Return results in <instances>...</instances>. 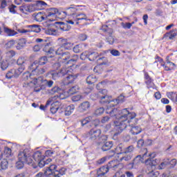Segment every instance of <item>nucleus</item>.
Instances as JSON below:
<instances>
[{"label": "nucleus", "instance_id": "nucleus-1", "mask_svg": "<svg viewBox=\"0 0 177 177\" xmlns=\"http://www.w3.org/2000/svg\"><path fill=\"white\" fill-rule=\"evenodd\" d=\"M113 104H111L109 106H107L106 109V114H109L111 117H113L117 121H114L115 129L118 132L115 133L113 138L118 136L124 129H127V127L129 125L131 120H133L136 117V113L134 112H129L128 109H123L120 111L118 109L114 108L120 103H122L125 100V97L123 95H120L116 100H113Z\"/></svg>", "mask_w": 177, "mask_h": 177}, {"label": "nucleus", "instance_id": "nucleus-2", "mask_svg": "<svg viewBox=\"0 0 177 177\" xmlns=\"http://www.w3.org/2000/svg\"><path fill=\"white\" fill-rule=\"evenodd\" d=\"M78 12L79 10L77 8V6H72L67 8L64 11H62L61 13L62 14V17H64V19L67 17V16L69 17V19L67 21L68 24H80L82 20H86V21L91 20L88 18L86 15L84 13H80Z\"/></svg>", "mask_w": 177, "mask_h": 177}, {"label": "nucleus", "instance_id": "nucleus-3", "mask_svg": "<svg viewBox=\"0 0 177 177\" xmlns=\"http://www.w3.org/2000/svg\"><path fill=\"white\" fill-rule=\"evenodd\" d=\"M125 146L124 144H119L115 148V150L110 151V153H112L111 157H113L115 154L118 155V160L119 161H130L132 160V154L124 155V150Z\"/></svg>", "mask_w": 177, "mask_h": 177}, {"label": "nucleus", "instance_id": "nucleus-4", "mask_svg": "<svg viewBox=\"0 0 177 177\" xmlns=\"http://www.w3.org/2000/svg\"><path fill=\"white\" fill-rule=\"evenodd\" d=\"M144 153L142 155H138L132 161L127 165L128 169H136L140 164H143L144 162V157L147 156V154L149 153V151L147 148L143 149Z\"/></svg>", "mask_w": 177, "mask_h": 177}, {"label": "nucleus", "instance_id": "nucleus-5", "mask_svg": "<svg viewBox=\"0 0 177 177\" xmlns=\"http://www.w3.org/2000/svg\"><path fill=\"white\" fill-rule=\"evenodd\" d=\"M57 19H64L62 11H59L57 8H49L46 16V22L56 21Z\"/></svg>", "mask_w": 177, "mask_h": 177}, {"label": "nucleus", "instance_id": "nucleus-6", "mask_svg": "<svg viewBox=\"0 0 177 177\" xmlns=\"http://www.w3.org/2000/svg\"><path fill=\"white\" fill-rule=\"evenodd\" d=\"M156 152H151L147 153V156L144 157L143 164L147 167L153 169L156 165H157V159H156Z\"/></svg>", "mask_w": 177, "mask_h": 177}, {"label": "nucleus", "instance_id": "nucleus-7", "mask_svg": "<svg viewBox=\"0 0 177 177\" xmlns=\"http://www.w3.org/2000/svg\"><path fill=\"white\" fill-rule=\"evenodd\" d=\"M100 103L101 104L114 103L113 96L109 95V91H107V89H102L100 91Z\"/></svg>", "mask_w": 177, "mask_h": 177}, {"label": "nucleus", "instance_id": "nucleus-8", "mask_svg": "<svg viewBox=\"0 0 177 177\" xmlns=\"http://www.w3.org/2000/svg\"><path fill=\"white\" fill-rule=\"evenodd\" d=\"M31 84H34L35 88L33 92H41L42 89H45V80L44 77H39L37 78H34L31 82Z\"/></svg>", "mask_w": 177, "mask_h": 177}, {"label": "nucleus", "instance_id": "nucleus-9", "mask_svg": "<svg viewBox=\"0 0 177 177\" xmlns=\"http://www.w3.org/2000/svg\"><path fill=\"white\" fill-rule=\"evenodd\" d=\"M47 168V171L49 172L47 175L50 177H60L63 176L65 174L64 171H62V169H57V166L56 165H51Z\"/></svg>", "mask_w": 177, "mask_h": 177}, {"label": "nucleus", "instance_id": "nucleus-10", "mask_svg": "<svg viewBox=\"0 0 177 177\" xmlns=\"http://www.w3.org/2000/svg\"><path fill=\"white\" fill-rule=\"evenodd\" d=\"M73 57V58L71 59V54L70 52H65L63 53L61 59L62 60V63L64 64H71V63H75L78 61V59H80L78 55H74Z\"/></svg>", "mask_w": 177, "mask_h": 177}, {"label": "nucleus", "instance_id": "nucleus-11", "mask_svg": "<svg viewBox=\"0 0 177 177\" xmlns=\"http://www.w3.org/2000/svg\"><path fill=\"white\" fill-rule=\"evenodd\" d=\"M99 57V53L97 52H88V51H84L80 55V59L81 60H86V59H88L90 62H95Z\"/></svg>", "mask_w": 177, "mask_h": 177}, {"label": "nucleus", "instance_id": "nucleus-12", "mask_svg": "<svg viewBox=\"0 0 177 177\" xmlns=\"http://www.w3.org/2000/svg\"><path fill=\"white\" fill-rule=\"evenodd\" d=\"M102 135V130L99 129H91L88 133H87V138L89 139V140H91L92 142H96L99 138H100V136Z\"/></svg>", "mask_w": 177, "mask_h": 177}, {"label": "nucleus", "instance_id": "nucleus-13", "mask_svg": "<svg viewBox=\"0 0 177 177\" xmlns=\"http://www.w3.org/2000/svg\"><path fill=\"white\" fill-rule=\"evenodd\" d=\"M24 71V68L23 67H19L18 68H13L10 69V71H8V73L6 75V77L8 80H12V78H17L21 73Z\"/></svg>", "mask_w": 177, "mask_h": 177}, {"label": "nucleus", "instance_id": "nucleus-14", "mask_svg": "<svg viewBox=\"0 0 177 177\" xmlns=\"http://www.w3.org/2000/svg\"><path fill=\"white\" fill-rule=\"evenodd\" d=\"M26 28L29 29H18V32L19 34H27V32H40L41 28H39V26L38 25H27L26 26Z\"/></svg>", "mask_w": 177, "mask_h": 177}, {"label": "nucleus", "instance_id": "nucleus-15", "mask_svg": "<svg viewBox=\"0 0 177 177\" xmlns=\"http://www.w3.org/2000/svg\"><path fill=\"white\" fill-rule=\"evenodd\" d=\"M32 157L35 161L37 162L40 168H44V167H45V162H44V160H45V156L42 155V152L40 151H35L33 153Z\"/></svg>", "mask_w": 177, "mask_h": 177}, {"label": "nucleus", "instance_id": "nucleus-16", "mask_svg": "<svg viewBox=\"0 0 177 177\" xmlns=\"http://www.w3.org/2000/svg\"><path fill=\"white\" fill-rule=\"evenodd\" d=\"M144 78L145 80V84H147V88L150 89L152 88V89H156L157 91L158 88L157 86H156V84H154V80L150 77V75H149V73L145 72L144 73Z\"/></svg>", "mask_w": 177, "mask_h": 177}, {"label": "nucleus", "instance_id": "nucleus-17", "mask_svg": "<svg viewBox=\"0 0 177 177\" xmlns=\"http://www.w3.org/2000/svg\"><path fill=\"white\" fill-rule=\"evenodd\" d=\"M42 48L41 49H43V52H45V53H46V55H50V57H55V49H53V47L50 46V42H46L44 44L41 45Z\"/></svg>", "mask_w": 177, "mask_h": 177}, {"label": "nucleus", "instance_id": "nucleus-18", "mask_svg": "<svg viewBox=\"0 0 177 177\" xmlns=\"http://www.w3.org/2000/svg\"><path fill=\"white\" fill-rule=\"evenodd\" d=\"M177 37V29H173L169 32H167L163 35L162 37V40L167 39L169 41H172L175 39Z\"/></svg>", "mask_w": 177, "mask_h": 177}, {"label": "nucleus", "instance_id": "nucleus-19", "mask_svg": "<svg viewBox=\"0 0 177 177\" xmlns=\"http://www.w3.org/2000/svg\"><path fill=\"white\" fill-rule=\"evenodd\" d=\"M30 156V151L26 149L23 151H20L18 153L19 161H22V162H26L27 161L28 157Z\"/></svg>", "mask_w": 177, "mask_h": 177}, {"label": "nucleus", "instance_id": "nucleus-20", "mask_svg": "<svg viewBox=\"0 0 177 177\" xmlns=\"http://www.w3.org/2000/svg\"><path fill=\"white\" fill-rule=\"evenodd\" d=\"M46 5L47 4L45 3V1H37L35 4L32 5L33 12H35V10H44Z\"/></svg>", "mask_w": 177, "mask_h": 177}, {"label": "nucleus", "instance_id": "nucleus-21", "mask_svg": "<svg viewBox=\"0 0 177 177\" xmlns=\"http://www.w3.org/2000/svg\"><path fill=\"white\" fill-rule=\"evenodd\" d=\"M77 78H78V75H69L64 79L62 83L64 85H70V84H73Z\"/></svg>", "mask_w": 177, "mask_h": 177}, {"label": "nucleus", "instance_id": "nucleus-22", "mask_svg": "<svg viewBox=\"0 0 177 177\" xmlns=\"http://www.w3.org/2000/svg\"><path fill=\"white\" fill-rule=\"evenodd\" d=\"M122 161H119L118 158L117 160H113L110 161L106 167L109 169H113V171H115L116 169H118V167H120V162Z\"/></svg>", "mask_w": 177, "mask_h": 177}, {"label": "nucleus", "instance_id": "nucleus-23", "mask_svg": "<svg viewBox=\"0 0 177 177\" xmlns=\"http://www.w3.org/2000/svg\"><path fill=\"white\" fill-rule=\"evenodd\" d=\"M78 109L80 113H85V111H88V110L91 109V102L88 101H84L79 105Z\"/></svg>", "mask_w": 177, "mask_h": 177}, {"label": "nucleus", "instance_id": "nucleus-24", "mask_svg": "<svg viewBox=\"0 0 177 177\" xmlns=\"http://www.w3.org/2000/svg\"><path fill=\"white\" fill-rule=\"evenodd\" d=\"M58 32L59 30L57 29L56 22L52 26L51 28H48L47 30H46V34H47V35H57Z\"/></svg>", "mask_w": 177, "mask_h": 177}, {"label": "nucleus", "instance_id": "nucleus-25", "mask_svg": "<svg viewBox=\"0 0 177 177\" xmlns=\"http://www.w3.org/2000/svg\"><path fill=\"white\" fill-rule=\"evenodd\" d=\"M19 10L21 12V13H24L25 15H27V13H31L34 12V10L32 8V5H24L21 6L19 7Z\"/></svg>", "mask_w": 177, "mask_h": 177}, {"label": "nucleus", "instance_id": "nucleus-26", "mask_svg": "<svg viewBox=\"0 0 177 177\" xmlns=\"http://www.w3.org/2000/svg\"><path fill=\"white\" fill-rule=\"evenodd\" d=\"M58 31H68L70 26L64 22H55Z\"/></svg>", "mask_w": 177, "mask_h": 177}, {"label": "nucleus", "instance_id": "nucleus-27", "mask_svg": "<svg viewBox=\"0 0 177 177\" xmlns=\"http://www.w3.org/2000/svg\"><path fill=\"white\" fill-rule=\"evenodd\" d=\"M16 56V51L10 50L5 53V59L6 62H9Z\"/></svg>", "mask_w": 177, "mask_h": 177}, {"label": "nucleus", "instance_id": "nucleus-28", "mask_svg": "<svg viewBox=\"0 0 177 177\" xmlns=\"http://www.w3.org/2000/svg\"><path fill=\"white\" fill-rule=\"evenodd\" d=\"M100 30L102 31V32L107 34V35H109V38H112L111 35H113V30L109 28L107 25H102L100 28Z\"/></svg>", "mask_w": 177, "mask_h": 177}, {"label": "nucleus", "instance_id": "nucleus-29", "mask_svg": "<svg viewBox=\"0 0 177 177\" xmlns=\"http://www.w3.org/2000/svg\"><path fill=\"white\" fill-rule=\"evenodd\" d=\"M3 32L7 35L8 37H15V35H17V32L8 27L3 28Z\"/></svg>", "mask_w": 177, "mask_h": 177}, {"label": "nucleus", "instance_id": "nucleus-30", "mask_svg": "<svg viewBox=\"0 0 177 177\" xmlns=\"http://www.w3.org/2000/svg\"><path fill=\"white\" fill-rule=\"evenodd\" d=\"M27 44V39L22 38L20 39L18 41V43L16 46V49H17V50H20L21 49H23V48H24V46H26V44Z\"/></svg>", "mask_w": 177, "mask_h": 177}, {"label": "nucleus", "instance_id": "nucleus-31", "mask_svg": "<svg viewBox=\"0 0 177 177\" xmlns=\"http://www.w3.org/2000/svg\"><path fill=\"white\" fill-rule=\"evenodd\" d=\"M74 66V64H71L68 67L62 68L59 71L61 77H64L66 74H68V73L71 72L70 70H71V67Z\"/></svg>", "mask_w": 177, "mask_h": 177}, {"label": "nucleus", "instance_id": "nucleus-32", "mask_svg": "<svg viewBox=\"0 0 177 177\" xmlns=\"http://www.w3.org/2000/svg\"><path fill=\"white\" fill-rule=\"evenodd\" d=\"M44 73H46V67H41L40 65H39L36 71H35L33 75H41V74H44Z\"/></svg>", "mask_w": 177, "mask_h": 177}, {"label": "nucleus", "instance_id": "nucleus-33", "mask_svg": "<svg viewBox=\"0 0 177 177\" xmlns=\"http://www.w3.org/2000/svg\"><path fill=\"white\" fill-rule=\"evenodd\" d=\"M130 132L131 135H139L142 132V128L139 126H132Z\"/></svg>", "mask_w": 177, "mask_h": 177}, {"label": "nucleus", "instance_id": "nucleus-34", "mask_svg": "<svg viewBox=\"0 0 177 177\" xmlns=\"http://www.w3.org/2000/svg\"><path fill=\"white\" fill-rule=\"evenodd\" d=\"M97 82V77L95 75H90L86 78V83L88 85H92V84H95V82Z\"/></svg>", "mask_w": 177, "mask_h": 177}, {"label": "nucleus", "instance_id": "nucleus-35", "mask_svg": "<svg viewBox=\"0 0 177 177\" xmlns=\"http://www.w3.org/2000/svg\"><path fill=\"white\" fill-rule=\"evenodd\" d=\"M109 167L107 166H102L99 168V169L97 171V175H101L102 176H104L107 172H109Z\"/></svg>", "mask_w": 177, "mask_h": 177}, {"label": "nucleus", "instance_id": "nucleus-36", "mask_svg": "<svg viewBox=\"0 0 177 177\" xmlns=\"http://www.w3.org/2000/svg\"><path fill=\"white\" fill-rule=\"evenodd\" d=\"M113 147V142L109 141L106 142L101 147L102 151H107Z\"/></svg>", "mask_w": 177, "mask_h": 177}, {"label": "nucleus", "instance_id": "nucleus-37", "mask_svg": "<svg viewBox=\"0 0 177 177\" xmlns=\"http://www.w3.org/2000/svg\"><path fill=\"white\" fill-rule=\"evenodd\" d=\"M38 62L35 61L32 62L29 66L28 70L32 73V75H34V73L36 71L37 68H38Z\"/></svg>", "mask_w": 177, "mask_h": 177}, {"label": "nucleus", "instance_id": "nucleus-38", "mask_svg": "<svg viewBox=\"0 0 177 177\" xmlns=\"http://www.w3.org/2000/svg\"><path fill=\"white\" fill-rule=\"evenodd\" d=\"M56 103H59V101H56L51 104V106L50 108V111L52 114H56L57 111L59 110V105L56 104Z\"/></svg>", "mask_w": 177, "mask_h": 177}, {"label": "nucleus", "instance_id": "nucleus-39", "mask_svg": "<svg viewBox=\"0 0 177 177\" xmlns=\"http://www.w3.org/2000/svg\"><path fill=\"white\" fill-rule=\"evenodd\" d=\"M75 109V106H74V104H71L66 106L65 109V115H71V113L74 112Z\"/></svg>", "mask_w": 177, "mask_h": 177}, {"label": "nucleus", "instance_id": "nucleus-40", "mask_svg": "<svg viewBox=\"0 0 177 177\" xmlns=\"http://www.w3.org/2000/svg\"><path fill=\"white\" fill-rule=\"evenodd\" d=\"M80 91V86H74L68 90V96H71V95H75Z\"/></svg>", "mask_w": 177, "mask_h": 177}, {"label": "nucleus", "instance_id": "nucleus-41", "mask_svg": "<svg viewBox=\"0 0 177 177\" xmlns=\"http://www.w3.org/2000/svg\"><path fill=\"white\" fill-rule=\"evenodd\" d=\"M167 96L171 102L177 103V94L175 92H169L167 93Z\"/></svg>", "mask_w": 177, "mask_h": 177}, {"label": "nucleus", "instance_id": "nucleus-42", "mask_svg": "<svg viewBox=\"0 0 177 177\" xmlns=\"http://www.w3.org/2000/svg\"><path fill=\"white\" fill-rule=\"evenodd\" d=\"M49 75H51L53 80H57L59 77H62L60 75V72L58 71H51L48 73Z\"/></svg>", "mask_w": 177, "mask_h": 177}, {"label": "nucleus", "instance_id": "nucleus-43", "mask_svg": "<svg viewBox=\"0 0 177 177\" xmlns=\"http://www.w3.org/2000/svg\"><path fill=\"white\" fill-rule=\"evenodd\" d=\"M45 19V15L44 13L39 12L37 14L35 15V21H44V19Z\"/></svg>", "mask_w": 177, "mask_h": 177}, {"label": "nucleus", "instance_id": "nucleus-44", "mask_svg": "<svg viewBox=\"0 0 177 177\" xmlns=\"http://www.w3.org/2000/svg\"><path fill=\"white\" fill-rule=\"evenodd\" d=\"M25 164H28V165H30V167H32V168H37L38 165L35 164V162L31 159V157H30V154L28 158H26V161L25 162Z\"/></svg>", "mask_w": 177, "mask_h": 177}, {"label": "nucleus", "instance_id": "nucleus-45", "mask_svg": "<svg viewBox=\"0 0 177 177\" xmlns=\"http://www.w3.org/2000/svg\"><path fill=\"white\" fill-rule=\"evenodd\" d=\"M93 120V118L92 116H88L81 120L80 122L82 124V127H84V125H86V124H89V122H91Z\"/></svg>", "mask_w": 177, "mask_h": 177}, {"label": "nucleus", "instance_id": "nucleus-46", "mask_svg": "<svg viewBox=\"0 0 177 177\" xmlns=\"http://www.w3.org/2000/svg\"><path fill=\"white\" fill-rule=\"evenodd\" d=\"M47 63H48V57L47 56L41 57L39 59V61L37 62L39 66H44V64H46Z\"/></svg>", "mask_w": 177, "mask_h": 177}, {"label": "nucleus", "instance_id": "nucleus-47", "mask_svg": "<svg viewBox=\"0 0 177 177\" xmlns=\"http://www.w3.org/2000/svg\"><path fill=\"white\" fill-rule=\"evenodd\" d=\"M0 167L1 170L8 169V167H9V162H8V160L3 159L0 163Z\"/></svg>", "mask_w": 177, "mask_h": 177}, {"label": "nucleus", "instance_id": "nucleus-48", "mask_svg": "<svg viewBox=\"0 0 177 177\" xmlns=\"http://www.w3.org/2000/svg\"><path fill=\"white\" fill-rule=\"evenodd\" d=\"M84 100V97L81 94L73 95L71 97L72 102H81V100Z\"/></svg>", "mask_w": 177, "mask_h": 177}, {"label": "nucleus", "instance_id": "nucleus-49", "mask_svg": "<svg viewBox=\"0 0 177 177\" xmlns=\"http://www.w3.org/2000/svg\"><path fill=\"white\" fill-rule=\"evenodd\" d=\"M133 150H135V147H133V145H130L127 147H124V156H125V154H131V153H132L133 151Z\"/></svg>", "mask_w": 177, "mask_h": 177}, {"label": "nucleus", "instance_id": "nucleus-50", "mask_svg": "<svg viewBox=\"0 0 177 177\" xmlns=\"http://www.w3.org/2000/svg\"><path fill=\"white\" fill-rule=\"evenodd\" d=\"M169 64H166L165 62L163 63L162 64H161L160 66L162 67H163L165 71H172V70H174V67L173 66H168Z\"/></svg>", "mask_w": 177, "mask_h": 177}, {"label": "nucleus", "instance_id": "nucleus-51", "mask_svg": "<svg viewBox=\"0 0 177 177\" xmlns=\"http://www.w3.org/2000/svg\"><path fill=\"white\" fill-rule=\"evenodd\" d=\"M167 165H169V159H166L164 160V162H161L158 166V169H164Z\"/></svg>", "mask_w": 177, "mask_h": 177}, {"label": "nucleus", "instance_id": "nucleus-52", "mask_svg": "<svg viewBox=\"0 0 177 177\" xmlns=\"http://www.w3.org/2000/svg\"><path fill=\"white\" fill-rule=\"evenodd\" d=\"M91 100H99L100 101V91H99L97 93H93L90 95Z\"/></svg>", "mask_w": 177, "mask_h": 177}, {"label": "nucleus", "instance_id": "nucleus-53", "mask_svg": "<svg viewBox=\"0 0 177 177\" xmlns=\"http://www.w3.org/2000/svg\"><path fill=\"white\" fill-rule=\"evenodd\" d=\"M93 71L97 74H102L103 73V67H102V65H97L93 68Z\"/></svg>", "mask_w": 177, "mask_h": 177}, {"label": "nucleus", "instance_id": "nucleus-54", "mask_svg": "<svg viewBox=\"0 0 177 177\" xmlns=\"http://www.w3.org/2000/svg\"><path fill=\"white\" fill-rule=\"evenodd\" d=\"M155 60L156 61L153 62V64H156V63H160V66L165 62H164V59H162L158 55H156Z\"/></svg>", "mask_w": 177, "mask_h": 177}, {"label": "nucleus", "instance_id": "nucleus-55", "mask_svg": "<svg viewBox=\"0 0 177 177\" xmlns=\"http://www.w3.org/2000/svg\"><path fill=\"white\" fill-rule=\"evenodd\" d=\"M73 52L75 53H80V52H82V45L77 44L73 47Z\"/></svg>", "mask_w": 177, "mask_h": 177}, {"label": "nucleus", "instance_id": "nucleus-56", "mask_svg": "<svg viewBox=\"0 0 177 177\" xmlns=\"http://www.w3.org/2000/svg\"><path fill=\"white\" fill-rule=\"evenodd\" d=\"M149 177H158V171H154L153 169L147 172Z\"/></svg>", "mask_w": 177, "mask_h": 177}, {"label": "nucleus", "instance_id": "nucleus-57", "mask_svg": "<svg viewBox=\"0 0 177 177\" xmlns=\"http://www.w3.org/2000/svg\"><path fill=\"white\" fill-rule=\"evenodd\" d=\"M121 26L122 27V28H124L125 30H129L131 28V27H132V24L127 22V23H124L122 22L121 23Z\"/></svg>", "mask_w": 177, "mask_h": 177}, {"label": "nucleus", "instance_id": "nucleus-58", "mask_svg": "<svg viewBox=\"0 0 177 177\" xmlns=\"http://www.w3.org/2000/svg\"><path fill=\"white\" fill-rule=\"evenodd\" d=\"M103 113H104V108L100 107L95 110V115H102V114H103Z\"/></svg>", "mask_w": 177, "mask_h": 177}, {"label": "nucleus", "instance_id": "nucleus-59", "mask_svg": "<svg viewBox=\"0 0 177 177\" xmlns=\"http://www.w3.org/2000/svg\"><path fill=\"white\" fill-rule=\"evenodd\" d=\"M26 63V58L24 57H19L17 61L18 66H21Z\"/></svg>", "mask_w": 177, "mask_h": 177}, {"label": "nucleus", "instance_id": "nucleus-60", "mask_svg": "<svg viewBox=\"0 0 177 177\" xmlns=\"http://www.w3.org/2000/svg\"><path fill=\"white\" fill-rule=\"evenodd\" d=\"M16 8H17V6H16L13 4L10 6L9 8H8L10 13H12V15H16V13H17Z\"/></svg>", "mask_w": 177, "mask_h": 177}, {"label": "nucleus", "instance_id": "nucleus-61", "mask_svg": "<svg viewBox=\"0 0 177 177\" xmlns=\"http://www.w3.org/2000/svg\"><path fill=\"white\" fill-rule=\"evenodd\" d=\"M26 162H23L21 160H19L18 162H16V167L17 168V169H21V168H23L24 167V164Z\"/></svg>", "mask_w": 177, "mask_h": 177}, {"label": "nucleus", "instance_id": "nucleus-62", "mask_svg": "<svg viewBox=\"0 0 177 177\" xmlns=\"http://www.w3.org/2000/svg\"><path fill=\"white\" fill-rule=\"evenodd\" d=\"M53 85V81L52 80H44V89L46 88V86H48V88H52Z\"/></svg>", "mask_w": 177, "mask_h": 177}, {"label": "nucleus", "instance_id": "nucleus-63", "mask_svg": "<svg viewBox=\"0 0 177 177\" xmlns=\"http://www.w3.org/2000/svg\"><path fill=\"white\" fill-rule=\"evenodd\" d=\"M0 66H1V68L3 71L6 70V68H8V62H6L5 61H2L1 62H0Z\"/></svg>", "mask_w": 177, "mask_h": 177}, {"label": "nucleus", "instance_id": "nucleus-64", "mask_svg": "<svg viewBox=\"0 0 177 177\" xmlns=\"http://www.w3.org/2000/svg\"><path fill=\"white\" fill-rule=\"evenodd\" d=\"M63 47L60 46L56 51H55V53L58 55V56L62 57L64 52H63Z\"/></svg>", "mask_w": 177, "mask_h": 177}]
</instances>
